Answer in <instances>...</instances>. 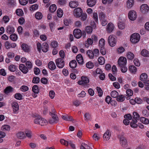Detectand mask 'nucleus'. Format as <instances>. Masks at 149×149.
Wrapping results in <instances>:
<instances>
[{
    "label": "nucleus",
    "mask_w": 149,
    "mask_h": 149,
    "mask_svg": "<svg viewBox=\"0 0 149 149\" xmlns=\"http://www.w3.org/2000/svg\"><path fill=\"white\" fill-rule=\"evenodd\" d=\"M51 45L52 47L55 48L58 46V43L57 41H54L51 42Z\"/></svg>",
    "instance_id": "nucleus-64"
},
{
    "label": "nucleus",
    "mask_w": 149,
    "mask_h": 149,
    "mask_svg": "<svg viewBox=\"0 0 149 149\" xmlns=\"http://www.w3.org/2000/svg\"><path fill=\"white\" fill-rule=\"evenodd\" d=\"M93 43V41L91 38H88L86 41L85 42V46L86 47H88L90 45H92Z\"/></svg>",
    "instance_id": "nucleus-26"
},
{
    "label": "nucleus",
    "mask_w": 149,
    "mask_h": 149,
    "mask_svg": "<svg viewBox=\"0 0 149 149\" xmlns=\"http://www.w3.org/2000/svg\"><path fill=\"white\" fill-rule=\"evenodd\" d=\"M132 120L133 121L131 122L130 123L131 127H137V125L136 123L137 122L136 119L132 118Z\"/></svg>",
    "instance_id": "nucleus-27"
},
{
    "label": "nucleus",
    "mask_w": 149,
    "mask_h": 149,
    "mask_svg": "<svg viewBox=\"0 0 149 149\" xmlns=\"http://www.w3.org/2000/svg\"><path fill=\"white\" fill-rule=\"evenodd\" d=\"M22 48L25 52H28L29 51V47L26 44H23L22 45Z\"/></svg>",
    "instance_id": "nucleus-30"
},
{
    "label": "nucleus",
    "mask_w": 149,
    "mask_h": 149,
    "mask_svg": "<svg viewBox=\"0 0 149 149\" xmlns=\"http://www.w3.org/2000/svg\"><path fill=\"white\" fill-rule=\"evenodd\" d=\"M69 65L71 68H75L77 65V62L75 60H73L70 62Z\"/></svg>",
    "instance_id": "nucleus-31"
},
{
    "label": "nucleus",
    "mask_w": 149,
    "mask_h": 149,
    "mask_svg": "<svg viewBox=\"0 0 149 149\" xmlns=\"http://www.w3.org/2000/svg\"><path fill=\"white\" fill-rule=\"evenodd\" d=\"M118 26L119 29H123L125 27L124 23L122 22H119L118 24Z\"/></svg>",
    "instance_id": "nucleus-50"
},
{
    "label": "nucleus",
    "mask_w": 149,
    "mask_h": 149,
    "mask_svg": "<svg viewBox=\"0 0 149 149\" xmlns=\"http://www.w3.org/2000/svg\"><path fill=\"white\" fill-rule=\"evenodd\" d=\"M108 41L110 46L113 47L116 45L117 40L115 38L114 36L111 35L108 38Z\"/></svg>",
    "instance_id": "nucleus-1"
},
{
    "label": "nucleus",
    "mask_w": 149,
    "mask_h": 149,
    "mask_svg": "<svg viewBox=\"0 0 149 149\" xmlns=\"http://www.w3.org/2000/svg\"><path fill=\"white\" fill-rule=\"evenodd\" d=\"M34 122L37 124H39L41 120V117L38 115H37L35 116L34 117Z\"/></svg>",
    "instance_id": "nucleus-22"
},
{
    "label": "nucleus",
    "mask_w": 149,
    "mask_h": 149,
    "mask_svg": "<svg viewBox=\"0 0 149 149\" xmlns=\"http://www.w3.org/2000/svg\"><path fill=\"white\" fill-rule=\"evenodd\" d=\"M96 3V0H87V5L90 7H92L94 6Z\"/></svg>",
    "instance_id": "nucleus-25"
},
{
    "label": "nucleus",
    "mask_w": 149,
    "mask_h": 149,
    "mask_svg": "<svg viewBox=\"0 0 149 149\" xmlns=\"http://www.w3.org/2000/svg\"><path fill=\"white\" fill-rule=\"evenodd\" d=\"M141 54L144 57H149V52L146 49L143 50L141 52Z\"/></svg>",
    "instance_id": "nucleus-37"
},
{
    "label": "nucleus",
    "mask_w": 149,
    "mask_h": 149,
    "mask_svg": "<svg viewBox=\"0 0 149 149\" xmlns=\"http://www.w3.org/2000/svg\"><path fill=\"white\" fill-rule=\"evenodd\" d=\"M14 91V88L11 86L7 87L4 90V91L6 93H8L12 92Z\"/></svg>",
    "instance_id": "nucleus-28"
},
{
    "label": "nucleus",
    "mask_w": 149,
    "mask_h": 149,
    "mask_svg": "<svg viewBox=\"0 0 149 149\" xmlns=\"http://www.w3.org/2000/svg\"><path fill=\"white\" fill-rule=\"evenodd\" d=\"M49 68L51 70H54L56 68V66L54 63L53 61L50 62L48 65Z\"/></svg>",
    "instance_id": "nucleus-24"
},
{
    "label": "nucleus",
    "mask_w": 149,
    "mask_h": 149,
    "mask_svg": "<svg viewBox=\"0 0 149 149\" xmlns=\"http://www.w3.org/2000/svg\"><path fill=\"white\" fill-rule=\"evenodd\" d=\"M127 62L126 58L123 56H121L118 59V64L120 66H122L125 65Z\"/></svg>",
    "instance_id": "nucleus-8"
},
{
    "label": "nucleus",
    "mask_w": 149,
    "mask_h": 149,
    "mask_svg": "<svg viewBox=\"0 0 149 149\" xmlns=\"http://www.w3.org/2000/svg\"><path fill=\"white\" fill-rule=\"evenodd\" d=\"M149 7L146 4H143L141 5L140 7V10L143 13L146 14L148 12Z\"/></svg>",
    "instance_id": "nucleus-10"
},
{
    "label": "nucleus",
    "mask_w": 149,
    "mask_h": 149,
    "mask_svg": "<svg viewBox=\"0 0 149 149\" xmlns=\"http://www.w3.org/2000/svg\"><path fill=\"white\" fill-rule=\"evenodd\" d=\"M93 31V28L90 26H88L86 28L85 31L88 34L91 33Z\"/></svg>",
    "instance_id": "nucleus-42"
},
{
    "label": "nucleus",
    "mask_w": 149,
    "mask_h": 149,
    "mask_svg": "<svg viewBox=\"0 0 149 149\" xmlns=\"http://www.w3.org/2000/svg\"><path fill=\"white\" fill-rule=\"evenodd\" d=\"M17 136L19 139H22L25 137L24 133L22 132H20L18 133L17 134Z\"/></svg>",
    "instance_id": "nucleus-38"
},
{
    "label": "nucleus",
    "mask_w": 149,
    "mask_h": 149,
    "mask_svg": "<svg viewBox=\"0 0 149 149\" xmlns=\"http://www.w3.org/2000/svg\"><path fill=\"white\" fill-rule=\"evenodd\" d=\"M20 89L22 92H25L28 90L29 88L26 86L23 85L21 87Z\"/></svg>",
    "instance_id": "nucleus-63"
},
{
    "label": "nucleus",
    "mask_w": 149,
    "mask_h": 149,
    "mask_svg": "<svg viewBox=\"0 0 149 149\" xmlns=\"http://www.w3.org/2000/svg\"><path fill=\"white\" fill-rule=\"evenodd\" d=\"M126 3L127 8L130 9L134 6V0H127Z\"/></svg>",
    "instance_id": "nucleus-16"
},
{
    "label": "nucleus",
    "mask_w": 149,
    "mask_h": 149,
    "mask_svg": "<svg viewBox=\"0 0 149 149\" xmlns=\"http://www.w3.org/2000/svg\"><path fill=\"white\" fill-rule=\"evenodd\" d=\"M49 25L51 31H54L55 27V23L54 22L50 23H49Z\"/></svg>",
    "instance_id": "nucleus-58"
},
{
    "label": "nucleus",
    "mask_w": 149,
    "mask_h": 149,
    "mask_svg": "<svg viewBox=\"0 0 149 149\" xmlns=\"http://www.w3.org/2000/svg\"><path fill=\"white\" fill-rule=\"evenodd\" d=\"M120 143L121 146L123 147H126L127 146V141L126 139L123 136H119Z\"/></svg>",
    "instance_id": "nucleus-13"
},
{
    "label": "nucleus",
    "mask_w": 149,
    "mask_h": 149,
    "mask_svg": "<svg viewBox=\"0 0 149 149\" xmlns=\"http://www.w3.org/2000/svg\"><path fill=\"white\" fill-rule=\"evenodd\" d=\"M114 24L111 22H110L106 26V31L108 33H111L114 30L115 28Z\"/></svg>",
    "instance_id": "nucleus-9"
},
{
    "label": "nucleus",
    "mask_w": 149,
    "mask_h": 149,
    "mask_svg": "<svg viewBox=\"0 0 149 149\" xmlns=\"http://www.w3.org/2000/svg\"><path fill=\"white\" fill-rule=\"evenodd\" d=\"M140 36L138 33H135L132 34L130 40L132 43H135L138 42L140 39Z\"/></svg>",
    "instance_id": "nucleus-3"
},
{
    "label": "nucleus",
    "mask_w": 149,
    "mask_h": 149,
    "mask_svg": "<svg viewBox=\"0 0 149 149\" xmlns=\"http://www.w3.org/2000/svg\"><path fill=\"white\" fill-rule=\"evenodd\" d=\"M11 106L13 112L17 113L19 109V106L18 103L15 102H13L11 104Z\"/></svg>",
    "instance_id": "nucleus-14"
},
{
    "label": "nucleus",
    "mask_w": 149,
    "mask_h": 149,
    "mask_svg": "<svg viewBox=\"0 0 149 149\" xmlns=\"http://www.w3.org/2000/svg\"><path fill=\"white\" fill-rule=\"evenodd\" d=\"M134 56V54L130 52H128L127 54V57L128 59L130 60H132Z\"/></svg>",
    "instance_id": "nucleus-39"
},
{
    "label": "nucleus",
    "mask_w": 149,
    "mask_h": 149,
    "mask_svg": "<svg viewBox=\"0 0 149 149\" xmlns=\"http://www.w3.org/2000/svg\"><path fill=\"white\" fill-rule=\"evenodd\" d=\"M111 135V132L109 130H107L106 131L103 136L104 140L106 141L109 140L110 138Z\"/></svg>",
    "instance_id": "nucleus-17"
},
{
    "label": "nucleus",
    "mask_w": 149,
    "mask_h": 149,
    "mask_svg": "<svg viewBox=\"0 0 149 149\" xmlns=\"http://www.w3.org/2000/svg\"><path fill=\"white\" fill-rule=\"evenodd\" d=\"M10 127L8 125H5L1 127V130L3 131H9L10 130Z\"/></svg>",
    "instance_id": "nucleus-41"
},
{
    "label": "nucleus",
    "mask_w": 149,
    "mask_h": 149,
    "mask_svg": "<svg viewBox=\"0 0 149 149\" xmlns=\"http://www.w3.org/2000/svg\"><path fill=\"white\" fill-rule=\"evenodd\" d=\"M89 82L88 78L86 77H82L81 78V80L78 81V83L79 85L84 86L85 87H88V85L86 84Z\"/></svg>",
    "instance_id": "nucleus-2"
},
{
    "label": "nucleus",
    "mask_w": 149,
    "mask_h": 149,
    "mask_svg": "<svg viewBox=\"0 0 149 149\" xmlns=\"http://www.w3.org/2000/svg\"><path fill=\"white\" fill-rule=\"evenodd\" d=\"M76 59L79 64H82L83 63V59L81 54H79L77 55L76 57Z\"/></svg>",
    "instance_id": "nucleus-21"
},
{
    "label": "nucleus",
    "mask_w": 149,
    "mask_h": 149,
    "mask_svg": "<svg viewBox=\"0 0 149 149\" xmlns=\"http://www.w3.org/2000/svg\"><path fill=\"white\" fill-rule=\"evenodd\" d=\"M105 40L103 38H101L99 41V45L100 47H104Z\"/></svg>",
    "instance_id": "nucleus-56"
},
{
    "label": "nucleus",
    "mask_w": 149,
    "mask_h": 149,
    "mask_svg": "<svg viewBox=\"0 0 149 149\" xmlns=\"http://www.w3.org/2000/svg\"><path fill=\"white\" fill-rule=\"evenodd\" d=\"M47 123V121L45 119L41 118V120L39 124L42 126L46 125Z\"/></svg>",
    "instance_id": "nucleus-48"
},
{
    "label": "nucleus",
    "mask_w": 149,
    "mask_h": 149,
    "mask_svg": "<svg viewBox=\"0 0 149 149\" xmlns=\"http://www.w3.org/2000/svg\"><path fill=\"white\" fill-rule=\"evenodd\" d=\"M125 99V97L124 95H118L116 98L117 100L119 102H122Z\"/></svg>",
    "instance_id": "nucleus-32"
},
{
    "label": "nucleus",
    "mask_w": 149,
    "mask_h": 149,
    "mask_svg": "<svg viewBox=\"0 0 149 149\" xmlns=\"http://www.w3.org/2000/svg\"><path fill=\"white\" fill-rule=\"evenodd\" d=\"M64 23L65 25L68 26L72 22L71 21L68 19L65 18L63 20Z\"/></svg>",
    "instance_id": "nucleus-51"
},
{
    "label": "nucleus",
    "mask_w": 149,
    "mask_h": 149,
    "mask_svg": "<svg viewBox=\"0 0 149 149\" xmlns=\"http://www.w3.org/2000/svg\"><path fill=\"white\" fill-rule=\"evenodd\" d=\"M15 97L17 100H21L22 99V96L20 93H17L15 95Z\"/></svg>",
    "instance_id": "nucleus-54"
},
{
    "label": "nucleus",
    "mask_w": 149,
    "mask_h": 149,
    "mask_svg": "<svg viewBox=\"0 0 149 149\" xmlns=\"http://www.w3.org/2000/svg\"><path fill=\"white\" fill-rule=\"evenodd\" d=\"M94 57H97L98 56L99 54V51L98 49H95L93 51Z\"/></svg>",
    "instance_id": "nucleus-55"
},
{
    "label": "nucleus",
    "mask_w": 149,
    "mask_h": 149,
    "mask_svg": "<svg viewBox=\"0 0 149 149\" xmlns=\"http://www.w3.org/2000/svg\"><path fill=\"white\" fill-rule=\"evenodd\" d=\"M6 31L7 33L10 34L14 32L15 29L13 26H8L6 28Z\"/></svg>",
    "instance_id": "nucleus-19"
},
{
    "label": "nucleus",
    "mask_w": 149,
    "mask_h": 149,
    "mask_svg": "<svg viewBox=\"0 0 149 149\" xmlns=\"http://www.w3.org/2000/svg\"><path fill=\"white\" fill-rule=\"evenodd\" d=\"M41 49L43 52H47L48 50V44L46 42L44 43L42 45Z\"/></svg>",
    "instance_id": "nucleus-18"
},
{
    "label": "nucleus",
    "mask_w": 149,
    "mask_h": 149,
    "mask_svg": "<svg viewBox=\"0 0 149 149\" xmlns=\"http://www.w3.org/2000/svg\"><path fill=\"white\" fill-rule=\"evenodd\" d=\"M32 90L34 93H38V86L36 85L32 87Z\"/></svg>",
    "instance_id": "nucleus-62"
},
{
    "label": "nucleus",
    "mask_w": 149,
    "mask_h": 149,
    "mask_svg": "<svg viewBox=\"0 0 149 149\" xmlns=\"http://www.w3.org/2000/svg\"><path fill=\"white\" fill-rule=\"evenodd\" d=\"M35 17L37 19H40L42 18V15L40 12H37L35 15Z\"/></svg>",
    "instance_id": "nucleus-43"
},
{
    "label": "nucleus",
    "mask_w": 149,
    "mask_h": 149,
    "mask_svg": "<svg viewBox=\"0 0 149 149\" xmlns=\"http://www.w3.org/2000/svg\"><path fill=\"white\" fill-rule=\"evenodd\" d=\"M60 142L61 144L65 146H67L69 145L73 148H75L74 144L70 141H68L63 139H61L60 140Z\"/></svg>",
    "instance_id": "nucleus-7"
},
{
    "label": "nucleus",
    "mask_w": 149,
    "mask_h": 149,
    "mask_svg": "<svg viewBox=\"0 0 149 149\" xmlns=\"http://www.w3.org/2000/svg\"><path fill=\"white\" fill-rule=\"evenodd\" d=\"M57 67L59 68H63L65 65V61L63 58H58L55 60Z\"/></svg>",
    "instance_id": "nucleus-5"
},
{
    "label": "nucleus",
    "mask_w": 149,
    "mask_h": 149,
    "mask_svg": "<svg viewBox=\"0 0 149 149\" xmlns=\"http://www.w3.org/2000/svg\"><path fill=\"white\" fill-rule=\"evenodd\" d=\"M86 67L89 69L92 68L94 67L93 64L91 62H88L86 63Z\"/></svg>",
    "instance_id": "nucleus-60"
},
{
    "label": "nucleus",
    "mask_w": 149,
    "mask_h": 149,
    "mask_svg": "<svg viewBox=\"0 0 149 149\" xmlns=\"http://www.w3.org/2000/svg\"><path fill=\"white\" fill-rule=\"evenodd\" d=\"M111 95L112 97L117 98L118 95V93L117 91H113L111 92Z\"/></svg>",
    "instance_id": "nucleus-49"
},
{
    "label": "nucleus",
    "mask_w": 149,
    "mask_h": 149,
    "mask_svg": "<svg viewBox=\"0 0 149 149\" xmlns=\"http://www.w3.org/2000/svg\"><path fill=\"white\" fill-rule=\"evenodd\" d=\"M19 68L21 71L24 74L26 73L28 71V69L24 65L21 64L19 65Z\"/></svg>",
    "instance_id": "nucleus-15"
},
{
    "label": "nucleus",
    "mask_w": 149,
    "mask_h": 149,
    "mask_svg": "<svg viewBox=\"0 0 149 149\" xmlns=\"http://www.w3.org/2000/svg\"><path fill=\"white\" fill-rule=\"evenodd\" d=\"M16 13L17 15L19 16H22L24 14L23 10L20 9H17L16 10Z\"/></svg>",
    "instance_id": "nucleus-47"
},
{
    "label": "nucleus",
    "mask_w": 149,
    "mask_h": 149,
    "mask_svg": "<svg viewBox=\"0 0 149 149\" xmlns=\"http://www.w3.org/2000/svg\"><path fill=\"white\" fill-rule=\"evenodd\" d=\"M79 4L78 2L76 1H71L69 3L70 7L72 8H74L77 7Z\"/></svg>",
    "instance_id": "nucleus-20"
},
{
    "label": "nucleus",
    "mask_w": 149,
    "mask_h": 149,
    "mask_svg": "<svg viewBox=\"0 0 149 149\" xmlns=\"http://www.w3.org/2000/svg\"><path fill=\"white\" fill-rule=\"evenodd\" d=\"M86 54L91 59L93 58L94 56L92 51L91 50H88L86 52Z\"/></svg>",
    "instance_id": "nucleus-36"
},
{
    "label": "nucleus",
    "mask_w": 149,
    "mask_h": 149,
    "mask_svg": "<svg viewBox=\"0 0 149 149\" xmlns=\"http://www.w3.org/2000/svg\"><path fill=\"white\" fill-rule=\"evenodd\" d=\"M98 61L100 65H103L105 63L104 58L102 56H100L98 58Z\"/></svg>",
    "instance_id": "nucleus-46"
},
{
    "label": "nucleus",
    "mask_w": 149,
    "mask_h": 149,
    "mask_svg": "<svg viewBox=\"0 0 149 149\" xmlns=\"http://www.w3.org/2000/svg\"><path fill=\"white\" fill-rule=\"evenodd\" d=\"M38 5L36 4L33 5L30 7V10L32 11H34L38 9Z\"/></svg>",
    "instance_id": "nucleus-59"
},
{
    "label": "nucleus",
    "mask_w": 149,
    "mask_h": 149,
    "mask_svg": "<svg viewBox=\"0 0 149 149\" xmlns=\"http://www.w3.org/2000/svg\"><path fill=\"white\" fill-rule=\"evenodd\" d=\"M82 10L80 8H77L74 9L73 11V15L77 17H80L82 15Z\"/></svg>",
    "instance_id": "nucleus-6"
},
{
    "label": "nucleus",
    "mask_w": 149,
    "mask_h": 149,
    "mask_svg": "<svg viewBox=\"0 0 149 149\" xmlns=\"http://www.w3.org/2000/svg\"><path fill=\"white\" fill-rule=\"evenodd\" d=\"M140 120L143 123L147 125L149 123V120L148 119L144 117H141L140 118Z\"/></svg>",
    "instance_id": "nucleus-35"
},
{
    "label": "nucleus",
    "mask_w": 149,
    "mask_h": 149,
    "mask_svg": "<svg viewBox=\"0 0 149 149\" xmlns=\"http://www.w3.org/2000/svg\"><path fill=\"white\" fill-rule=\"evenodd\" d=\"M26 65L27 67V68L29 69H30L32 68L33 64L30 61H26Z\"/></svg>",
    "instance_id": "nucleus-52"
},
{
    "label": "nucleus",
    "mask_w": 149,
    "mask_h": 149,
    "mask_svg": "<svg viewBox=\"0 0 149 149\" xmlns=\"http://www.w3.org/2000/svg\"><path fill=\"white\" fill-rule=\"evenodd\" d=\"M10 38L11 40L13 41H15L17 40L18 37L16 34L14 33L11 34L10 35Z\"/></svg>",
    "instance_id": "nucleus-45"
},
{
    "label": "nucleus",
    "mask_w": 149,
    "mask_h": 149,
    "mask_svg": "<svg viewBox=\"0 0 149 149\" xmlns=\"http://www.w3.org/2000/svg\"><path fill=\"white\" fill-rule=\"evenodd\" d=\"M51 115L52 118L49 119V123L52 124L57 123L59 120L58 118L57 115L56 114H53Z\"/></svg>",
    "instance_id": "nucleus-12"
},
{
    "label": "nucleus",
    "mask_w": 149,
    "mask_h": 149,
    "mask_svg": "<svg viewBox=\"0 0 149 149\" xmlns=\"http://www.w3.org/2000/svg\"><path fill=\"white\" fill-rule=\"evenodd\" d=\"M9 70L11 72H14L16 70V67L13 65H10L8 67Z\"/></svg>",
    "instance_id": "nucleus-57"
},
{
    "label": "nucleus",
    "mask_w": 149,
    "mask_h": 149,
    "mask_svg": "<svg viewBox=\"0 0 149 149\" xmlns=\"http://www.w3.org/2000/svg\"><path fill=\"white\" fill-rule=\"evenodd\" d=\"M61 117L63 119L67 121H72L73 120V119L72 116L67 115H62Z\"/></svg>",
    "instance_id": "nucleus-23"
},
{
    "label": "nucleus",
    "mask_w": 149,
    "mask_h": 149,
    "mask_svg": "<svg viewBox=\"0 0 149 149\" xmlns=\"http://www.w3.org/2000/svg\"><path fill=\"white\" fill-rule=\"evenodd\" d=\"M57 15L59 17H61L63 16V13L62 10L60 8L58 9L57 11Z\"/></svg>",
    "instance_id": "nucleus-53"
},
{
    "label": "nucleus",
    "mask_w": 149,
    "mask_h": 149,
    "mask_svg": "<svg viewBox=\"0 0 149 149\" xmlns=\"http://www.w3.org/2000/svg\"><path fill=\"white\" fill-rule=\"evenodd\" d=\"M93 139L96 141H97L99 139L100 136L98 133H95L93 136Z\"/></svg>",
    "instance_id": "nucleus-61"
},
{
    "label": "nucleus",
    "mask_w": 149,
    "mask_h": 149,
    "mask_svg": "<svg viewBox=\"0 0 149 149\" xmlns=\"http://www.w3.org/2000/svg\"><path fill=\"white\" fill-rule=\"evenodd\" d=\"M49 10L52 13L55 12L56 9V6L55 4H53L50 6L49 7Z\"/></svg>",
    "instance_id": "nucleus-40"
},
{
    "label": "nucleus",
    "mask_w": 149,
    "mask_h": 149,
    "mask_svg": "<svg viewBox=\"0 0 149 149\" xmlns=\"http://www.w3.org/2000/svg\"><path fill=\"white\" fill-rule=\"evenodd\" d=\"M73 34L74 37L77 39L80 38L82 35V32L79 29H75L73 31Z\"/></svg>",
    "instance_id": "nucleus-11"
},
{
    "label": "nucleus",
    "mask_w": 149,
    "mask_h": 149,
    "mask_svg": "<svg viewBox=\"0 0 149 149\" xmlns=\"http://www.w3.org/2000/svg\"><path fill=\"white\" fill-rule=\"evenodd\" d=\"M90 147L86 143H82L80 146L81 149H90Z\"/></svg>",
    "instance_id": "nucleus-44"
},
{
    "label": "nucleus",
    "mask_w": 149,
    "mask_h": 149,
    "mask_svg": "<svg viewBox=\"0 0 149 149\" xmlns=\"http://www.w3.org/2000/svg\"><path fill=\"white\" fill-rule=\"evenodd\" d=\"M99 16L100 20L107 19L106 15L104 13L102 12L99 13Z\"/></svg>",
    "instance_id": "nucleus-33"
},
{
    "label": "nucleus",
    "mask_w": 149,
    "mask_h": 149,
    "mask_svg": "<svg viewBox=\"0 0 149 149\" xmlns=\"http://www.w3.org/2000/svg\"><path fill=\"white\" fill-rule=\"evenodd\" d=\"M147 75L145 73L142 74L140 76V79L141 81H143L144 82L147 79Z\"/></svg>",
    "instance_id": "nucleus-29"
},
{
    "label": "nucleus",
    "mask_w": 149,
    "mask_h": 149,
    "mask_svg": "<svg viewBox=\"0 0 149 149\" xmlns=\"http://www.w3.org/2000/svg\"><path fill=\"white\" fill-rule=\"evenodd\" d=\"M137 14L136 12L133 10H130L128 14V17L129 19L131 21L135 20L137 18Z\"/></svg>",
    "instance_id": "nucleus-4"
},
{
    "label": "nucleus",
    "mask_w": 149,
    "mask_h": 149,
    "mask_svg": "<svg viewBox=\"0 0 149 149\" xmlns=\"http://www.w3.org/2000/svg\"><path fill=\"white\" fill-rule=\"evenodd\" d=\"M129 70L131 73H135L136 71L137 68L134 65H131L129 67Z\"/></svg>",
    "instance_id": "nucleus-34"
}]
</instances>
